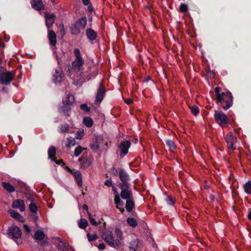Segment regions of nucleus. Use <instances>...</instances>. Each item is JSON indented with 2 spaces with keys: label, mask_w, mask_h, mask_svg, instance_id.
<instances>
[{
  "label": "nucleus",
  "mask_w": 251,
  "mask_h": 251,
  "mask_svg": "<svg viewBox=\"0 0 251 251\" xmlns=\"http://www.w3.org/2000/svg\"><path fill=\"white\" fill-rule=\"evenodd\" d=\"M82 2L85 5H88L90 3L89 0H82Z\"/></svg>",
  "instance_id": "bf43d9fd"
},
{
  "label": "nucleus",
  "mask_w": 251,
  "mask_h": 251,
  "mask_svg": "<svg viewBox=\"0 0 251 251\" xmlns=\"http://www.w3.org/2000/svg\"><path fill=\"white\" fill-rule=\"evenodd\" d=\"M29 209L31 212L36 213L37 211V207L34 203L31 202L29 205Z\"/></svg>",
  "instance_id": "ea45409f"
},
{
  "label": "nucleus",
  "mask_w": 251,
  "mask_h": 251,
  "mask_svg": "<svg viewBox=\"0 0 251 251\" xmlns=\"http://www.w3.org/2000/svg\"><path fill=\"white\" fill-rule=\"evenodd\" d=\"M45 235L43 231L41 230H38L34 234V238L35 240L39 241V243L40 246H44L48 244V242L46 240H43L45 238Z\"/></svg>",
  "instance_id": "f8f14e48"
},
{
  "label": "nucleus",
  "mask_w": 251,
  "mask_h": 251,
  "mask_svg": "<svg viewBox=\"0 0 251 251\" xmlns=\"http://www.w3.org/2000/svg\"><path fill=\"white\" fill-rule=\"evenodd\" d=\"M87 236L89 241L96 240L98 238V236L96 234L93 235H90L89 233H87Z\"/></svg>",
  "instance_id": "c03bdc74"
},
{
  "label": "nucleus",
  "mask_w": 251,
  "mask_h": 251,
  "mask_svg": "<svg viewBox=\"0 0 251 251\" xmlns=\"http://www.w3.org/2000/svg\"><path fill=\"white\" fill-rule=\"evenodd\" d=\"M217 103L224 110H226L233 105V97L230 92L227 90L226 92H222L221 98L216 100Z\"/></svg>",
  "instance_id": "f257e3e1"
},
{
  "label": "nucleus",
  "mask_w": 251,
  "mask_h": 251,
  "mask_svg": "<svg viewBox=\"0 0 251 251\" xmlns=\"http://www.w3.org/2000/svg\"><path fill=\"white\" fill-rule=\"evenodd\" d=\"M80 108L85 112H89L90 110V107H88L86 104H81Z\"/></svg>",
  "instance_id": "09e8293b"
},
{
  "label": "nucleus",
  "mask_w": 251,
  "mask_h": 251,
  "mask_svg": "<svg viewBox=\"0 0 251 251\" xmlns=\"http://www.w3.org/2000/svg\"><path fill=\"white\" fill-rule=\"evenodd\" d=\"M105 185L108 186V187H111L112 185V181L110 179H107L105 180L104 182Z\"/></svg>",
  "instance_id": "864d4df0"
},
{
  "label": "nucleus",
  "mask_w": 251,
  "mask_h": 251,
  "mask_svg": "<svg viewBox=\"0 0 251 251\" xmlns=\"http://www.w3.org/2000/svg\"><path fill=\"white\" fill-rule=\"evenodd\" d=\"M59 28L61 36H64L65 35V29L64 25L63 24H60L59 25Z\"/></svg>",
  "instance_id": "3c124183"
},
{
  "label": "nucleus",
  "mask_w": 251,
  "mask_h": 251,
  "mask_svg": "<svg viewBox=\"0 0 251 251\" xmlns=\"http://www.w3.org/2000/svg\"><path fill=\"white\" fill-rule=\"evenodd\" d=\"M179 10L181 12L186 13L188 10V7L187 4L181 3L179 6Z\"/></svg>",
  "instance_id": "a19ab883"
},
{
  "label": "nucleus",
  "mask_w": 251,
  "mask_h": 251,
  "mask_svg": "<svg viewBox=\"0 0 251 251\" xmlns=\"http://www.w3.org/2000/svg\"><path fill=\"white\" fill-rule=\"evenodd\" d=\"M190 108L191 112L194 115L197 116L199 113V108L196 105H193Z\"/></svg>",
  "instance_id": "58836bf2"
},
{
  "label": "nucleus",
  "mask_w": 251,
  "mask_h": 251,
  "mask_svg": "<svg viewBox=\"0 0 251 251\" xmlns=\"http://www.w3.org/2000/svg\"><path fill=\"white\" fill-rule=\"evenodd\" d=\"M63 77V73L61 69L56 70L55 73L53 75V81L54 83H57L60 82Z\"/></svg>",
  "instance_id": "aec40b11"
},
{
  "label": "nucleus",
  "mask_w": 251,
  "mask_h": 251,
  "mask_svg": "<svg viewBox=\"0 0 251 251\" xmlns=\"http://www.w3.org/2000/svg\"><path fill=\"white\" fill-rule=\"evenodd\" d=\"M125 102L127 104H129L130 103H131V102H132V100L130 98H128V99H125Z\"/></svg>",
  "instance_id": "5fc2aeb1"
},
{
  "label": "nucleus",
  "mask_w": 251,
  "mask_h": 251,
  "mask_svg": "<svg viewBox=\"0 0 251 251\" xmlns=\"http://www.w3.org/2000/svg\"><path fill=\"white\" fill-rule=\"evenodd\" d=\"M2 186L5 190L9 193H12L15 190L14 186L9 182H2Z\"/></svg>",
  "instance_id": "cd10ccee"
},
{
  "label": "nucleus",
  "mask_w": 251,
  "mask_h": 251,
  "mask_svg": "<svg viewBox=\"0 0 251 251\" xmlns=\"http://www.w3.org/2000/svg\"><path fill=\"white\" fill-rule=\"evenodd\" d=\"M67 73H68L69 75L70 76H71L72 75V74H71V70L70 69H69L67 70Z\"/></svg>",
  "instance_id": "0e129e2a"
},
{
  "label": "nucleus",
  "mask_w": 251,
  "mask_h": 251,
  "mask_svg": "<svg viewBox=\"0 0 251 251\" xmlns=\"http://www.w3.org/2000/svg\"><path fill=\"white\" fill-rule=\"evenodd\" d=\"M82 207L84 210H88V207L86 204H84Z\"/></svg>",
  "instance_id": "680f3d73"
},
{
  "label": "nucleus",
  "mask_w": 251,
  "mask_h": 251,
  "mask_svg": "<svg viewBox=\"0 0 251 251\" xmlns=\"http://www.w3.org/2000/svg\"><path fill=\"white\" fill-rule=\"evenodd\" d=\"M71 173L75 177L77 183L79 186H81L82 185V175L81 173L75 170H73L71 171Z\"/></svg>",
  "instance_id": "5701e85b"
},
{
  "label": "nucleus",
  "mask_w": 251,
  "mask_h": 251,
  "mask_svg": "<svg viewBox=\"0 0 251 251\" xmlns=\"http://www.w3.org/2000/svg\"><path fill=\"white\" fill-rule=\"evenodd\" d=\"M144 83L147 84L146 85L151 86L154 84V81L151 79L150 75H148L144 78Z\"/></svg>",
  "instance_id": "e433bc0d"
},
{
  "label": "nucleus",
  "mask_w": 251,
  "mask_h": 251,
  "mask_svg": "<svg viewBox=\"0 0 251 251\" xmlns=\"http://www.w3.org/2000/svg\"><path fill=\"white\" fill-rule=\"evenodd\" d=\"M127 223L131 227H135L137 226L136 220L133 218H128L126 220Z\"/></svg>",
  "instance_id": "f704fd0d"
},
{
  "label": "nucleus",
  "mask_w": 251,
  "mask_h": 251,
  "mask_svg": "<svg viewBox=\"0 0 251 251\" xmlns=\"http://www.w3.org/2000/svg\"><path fill=\"white\" fill-rule=\"evenodd\" d=\"M221 90L222 89L220 87H216L215 88L214 91H215V93L216 94V100L218 99V98L219 99L221 98V93H222V92H221Z\"/></svg>",
  "instance_id": "79ce46f5"
},
{
  "label": "nucleus",
  "mask_w": 251,
  "mask_h": 251,
  "mask_svg": "<svg viewBox=\"0 0 251 251\" xmlns=\"http://www.w3.org/2000/svg\"><path fill=\"white\" fill-rule=\"evenodd\" d=\"M134 207V202L133 201L130 199H128L126 200V208L128 212H131Z\"/></svg>",
  "instance_id": "c756f323"
},
{
  "label": "nucleus",
  "mask_w": 251,
  "mask_h": 251,
  "mask_svg": "<svg viewBox=\"0 0 251 251\" xmlns=\"http://www.w3.org/2000/svg\"><path fill=\"white\" fill-rule=\"evenodd\" d=\"M86 35L88 39L91 41L96 40L97 37V34L93 29L88 28L86 31Z\"/></svg>",
  "instance_id": "393cba45"
},
{
  "label": "nucleus",
  "mask_w": 251,
  "mask_h": 251,
  "mask_svg": "<svg viewBox=\"0 0 251 251\" xmlns=\"http://www.w3.org/2000/svg\"><path fill=\"white\" fill-rule=\"evenodd\" d=\"M244 189L247 194H251V181H248L244 185Z\"/></svg>",
  "instance_id": "473e14b6"
},
{
  "label": "nucleus",
  "mask_w": 251,
  "mask_h": 251,
  "mask_svg": "<svg viewBox=\"0 0 251 251\" xmlns=\"http://www.w3.org/2000/svg\"><path fill=\"white\" fill-rule=\"evenodd\" d=\"M115 233L117 237L120 239H122L123 235L122 231L119 228H116Z\"/></svg>",
  "instance_id": "8fccbe9b"
},
{
  "label": "nucleus",
  "mask_w": 251,
  "mask_h": 251,
  "mask_svg": "<svg viewBox=\"0 0 251 251\" xmlns=\"http://www.w3.org/2000/svg\"><path fill=\"white\" fill-rule=\"evenodd\" d=\"M248 218L249 220H251V210L249 212L248 214Z\"/></svg>",
  "instance_id": "e2e57ef3"
},
{
  "label": "nucleus",
  "mask_w": 251,
  "mask_h": 251,
  "mask_svg": "<svg viewBox=\"0 0 251 251\" xmlns=\"http://www.w3.org/2000/svg\"><path fill=\"white\" fill-rule=\"evenodd\" d=\"M32 7L36 10L40 11L45 9V5L42 0H31Z\"/></svg>",
  "instance_id": "2eb2a0df"
},
{
  "label": "nucleus",
  "mask_w": 251,
  "mask_h": 251,
  "mask_svg": "<svg viewBox=\"0 0 251 251\" xmlns=\"http://www.w3.org/2000/svg\"><path fill=\"white\" fill-rule=\"evenodd\" d=\"M9 214L11 215V216L14 219L18 220L19 221L22 222L23 221V217L18 212H15L13 210H10L9 211Z\"/></svg>",
  "instance_id": "c85d7f7f"
},
{
  "label": "nucleus",
  "mask_w": 251,
  "mask_h": 251,
  "mask_svg": "<svg viewBox=\"0 0 251 251\" xmlns=\"http://www.w3.org/2000/svg\"><path fill=\"white\" fill-rule=\"evenodd\" d=\"M206 75H207L209 76H211V71L210 69V68H207L206 70Z\"/></svg>",
  "instance_id": "6e6d98bb"
},
{
  "label": "nucleus",
  "mask_w": 251,
  "mask_h": 251,
  "mask_svg": "<svg viewBox=\"0 0 251 251\" xmlns=\"http://www.w3.org/2000/svg\"><path fill=\"white\" fill-rule=\"evenodd\" d=\"M215 122L221 127L227 125L229 120L227 116L222 111L216 110L214 114Z\"/></svg>",
  "instance_id": "423d86ee"
},
{
  "label": "nucleus",
  "mask_w": 251,
  "mask_h": 251,
  "mask_svg": "<svg viewBox=\"0 0 251 251\" xmlns=\"http://www.w3.org/2000/svg\"><path fill=\"white\" fill-rule=\"evenodd\" d=\"M82 151V148L81 146H78L75 148L74 151V155L78 156Z\"/></svg>",
  "instance_id": "37998d69"
},
{
  "label": "nucleus",
  "mask_w": 251,
  "mask_h": 251,
  "mask_svg": "<svg viewBox=\"0 0 251 251\" xmlns=\"http://www.w3.org/2000/svg\"><path fill=\"white\" fill-rule=\"evenodd\" d=\"M75 144V138L72 137H70L67 138V143L66 144V146L68 148H70L71 147L74 146Z\"/></svg>",
  "instance_id": "72a5a7b5"
},
{
  "label": "nucleus",
  "mask_w": 251,
  "mask_h": 251,
  "mask_svg": "<svg viewBox=\"0 0 251 251\" xmlns=\"http://www.w3.org/2000/svg\"><path fill=\"white\" fill-rule=\"evenodd\" d=\"M145 190V188H144L143 187V184L142 183V193L143 192V191Z\"/></svg>",
  "instance_id": "69168bd1"
},
{
  "label": "nucleus",
  "mask_w": 251,
  "mask_h": 251,
  "mask_svg": "<svg viewBox=\"0 0 251 251\" xmlns=\"http://www.w3.org/2000/svg\"><path fill=\"white\" fill-rule=\"evenodd\" d=\"M74 52L75 59L72 62V69L75 72H79L83 70V65L84 64V60L82 57L78 49H75Z\"/></svg>",
  "instance_id": "f03ea898"
},
{
  "label": "nucleus",
  "mask_w": 251,
  "mask_h": 251,
  "mask_svg": "<svg viewBox=\"0 0 251 251\" xmlns=\"http://www.w3.org/2000/svg\"><path fill=\"white\" fill-rule=\"evenodd\" d=\"M53 243L56 245V247L58 250H62L63 251H67V247L66 244L62 241L59 237H55L53 239Z\"/></svg>",
  "instance_id": "f3484780"
},
{
  "label": "nucleus",
  "mask_w": 251,
  "mask_h": 251,
  "mask_svg": "<svg viewBox=\"0 0 251 251\" xmlns=\"http://www.w3.org/2000/svg\"><path fill=\"white\" fill-rule=\"evenodd\" d=\"M102 238L109 245L112 247L120 245V241L118 239L114 240L113 234L110 230H105L102 235Z\"/></svg>",
  "instance_id": "0eeeda50"
},
{
  "label": "nucleus",
  "mask_w": 251,
  "mask_h": 251,
  "mask_svg": "<svg viewBox=\"0 0 251 251\" xmlns=\"http://www.w3.org/2000/svg\"><path fill=\"white\" fill-rule=\"evenodd\" d=\"M84 81H80V78H78L77 79H74V81L73 82V84L75 85H82V83L84 82Z\"/></svg>",
  "instance_id": "603ef678"
},
{
  "label": "nucleus",
  "mask_w": 251,
  "mask_h": 251,
  "mask_svg": "<svg viewBox=\"0 0 251 251\" xmlns=\"http://www.w3.org/2000/svg\"><path fill=\"white\" fill-rule=\"evenodd\" d=\"M54 161L57 164H61V163H62L63 165L64 164V163L62 159L59 160L58 161H56L55 159Z\"/></svg>",
  "instance_id": "052dcab7"
},
{
  "label": "nucleus",
  "mask_w": 251,
  "mask_h": 251,
  "mask_svg": "<svg viewBox=\"0 0 251 251\" xmlns=\"http://www.w3.org/2000/svg\"><path fill=\"white\" fill-rule=\"evenodd\" d=\"M103 141L101 137H96L95 141L90 145L91 149L93 151H96L100 148L101 145L103 143Z\"/></svg>",
  "instance_id": "6ab92c4d"
},
{
  "label": "nucleus",
  "mask_w": 251,
  "mask_h": 251,
  "mask_svg": "<svg viewBox=\"0 0 251 251\" xmlns=\"http://www.w3.org/2000/svg\"><path fill=\"white\" fill-rule=\"evenodd\" d=\"M44 17L46 19V26L48 30H49L54 23L56 16L53 13L45 12Z\"/></svg>",
  "instance_id": "9d476101"
},
{
  "label": "nucleus",
  "mask_w": 251,
  "mask_h": 251,
  "mask_svg": "<svg viewBox=\"0 0 251 251\" xmlns=\"http://www.w3.org/2000/svg\"><path fill=\"white\" fill-rule=\"evenodd\" d=\"M83 122V124L88 127L92 126L93 125V121L92 118L89 117L84 118Z\"/></svg>",
  "instance_id": "7c9ffc66"
},
{
  "label": "nucleus",
  "mask_w": 251,
  "mask_h": 251,
  "mask_svg": "<svg viewBox=\"0 0 251 251\" xmlns=\"http://www.w3.org/2000/svg\"><path fill=\"white\" fill-rule=\"evenodd\" d=\"M105 248V245L104 244H100L98 248L100 250H104Z\"/></svg>",
  "instance_id": "13d9d810"
},
{
  "label": "nucleus",
  "mask_w": 251,
  "mask_h": 251,
  "mask_svg": "<svg viewBox=\"0 0 251 251\" xmlns=\"http://www.w3.org/2000/svg\"><path fill=\"white\" fill-rule=\"evenodd\" d=\"M92 160L91 157L85 158L84 157H81L79 159V161L80 162L81 167L85 169L91 165Z\"/></svg>",
  "instance_id": "4be33fe9"
},
{
  "label": "nucleus",
  "mask_w": 251,
  "mask_h": 251,
  "mask_svg": "<svg viewBox=\"0 0 251 251\" xmlns=\"http://www.w3.org/2000/svg\"><path fill=\"white\" fill-rule=\"evenodd\" d=\"M15 74L13 72L2 71L0 68V84L8 85L13 81Z\"/></svg>",
  "instance_id": "7ed1b4c3"
},
{
  "label": "nucleus",
  "mask_w": 251,
  "mask_h": 251,
  "mask_svg": "<svg viewBox=\"0 0 251 251\" xmlns=\"http://www.w3.org/2000/svg\"><path fill=\"white\" fill-rule=\"evenodd\" d=\"M142 230H143L144 235L146 238V241L153 247L154 241L151 236V230L148 228V226L146 223L142 221ZM143 232V231H142Z\"/></svg>",
  "instance_id": "1a4fd4ad"
},
{
  "label": "nucleus",
  "mask_w": 251,
  "mask_h": 251,
  "mask_svg": "<svg viewBox=\"0 0 251 251\" xmlns=\"http://www.w3.org/2000/svg\"><path fill=\"white\" fill-rule=\"evenodd\" d=\"M167 202L168 204L172 205L175 203V200L171 196H168Z\"/></svg>",
  "instance_id": "de8ad7c7"
},
{
  "label": "nucleus",
  "mask_w": 251,
  "mask_h": 251,
  "mask_svg": "<svg viewBox=\"0 0 251 251\" xmlns=\"http://www.w3.org/2000/svg\"><path fill=\"white\" fill-rule=\"evenodd\" d=\"M70 108L68 106H64L63 107L62 109V112H64V115H66L67 116H69V111H70Z\"/></svg>",
  "instance_id": "a18cd8bd"
},
{
  "label": "nucleus",
  "mask_w": 251,
  "mask_h": 251,
  "mask_svg": "<svg viewBox=\"0 0 251 251\" xmlns=\"http://www.w3.org/2000/svg\"><path fill=\"white\" fill-rule=\"evenodd\" d=\"M75 101L74 96L72 94H69L67 97L66 103L67 105H70L73 104Z\"/></svg>",
  "instance_id": "4c0bfd02"
},
{
  "label": "nucleus",
  "mask_w": 251,
  "mask_h": 251,
  "mask_svg": "<svg viewBox=\"0 0 251 251\" xmlns=\"http://www.w3.org/2000/svg\"><path fill=\"white\" fill-rule=\"evenodd\" d=\"M89 220L90 223L94 226H97L98 225V223L95 221V220L92 217L91 214L90 213H88Z\"/></svg>",
  "instance_id": "49530a36"
},
{
  "label": "nucleus",
  "mask_w": 251,
  "mask_h": 251,
  "mask_svg": "<svg viewBox=\"0 0 251 251\" xmlns=\"http://www.w3.org/2000/svg\"><path fill=\"white\" fill-rule=\"evenodd\" d=\"M23 226H24L25 230L27 233H29L30 231V228L26 225H24Z\"/></svg>",
  "instance_id": "4d7b16f0"
},
{
  "label": "nucleus",
  "mask_w": 251,
  "mask_h": 251,
  "mask_svg": "<svg viewBox=\"0 0 251 251\" xmlns=\"http://www.w3.org/2000/svg\"><path fill=\"white\" fill-rule=\"evenodd\" d=\"M87 22V20L86 17H83L79 19L75 24L71 27V33L75 35L79 34L81 30L84 29L85 27Z\"/></svg>",
  "instance_id": "39448f33"
},
{
  "label": "nucleus",
  "mask_w": 251,
  "mask_h": 251,
  "mask_svg": "<svg viewBox=\"0 0 251 251\" xmlns=\"http://www.w3.org/2000/svg\"><path fill=\"white\" fill-rule=\"evenodd\" d=\"M48 39L50 45L54 46L56 44V35L55 33L52 30H48Z\"/></svg>",
  "instance_id": "b1692460"
},
{
  "label": "nucleus",
  "mask_w": 251,
  "mask_h": 251,
  "mask_svg": "<svg viewBox=\"0 0 251 251\" xmlns=\"http://www.w3.org/2000/svg\"><path fill=\"white\" fill-rule=\"evenodd\" d=\"M120 188L122 190L121 197L123 199H130L131 198V192L129 185H120Z\"/></svg>",
  "instance_id": "9b49d317"
},
{
  "label": "nucleus",
  "mask_w": 251,
  "mask_h": 251,
  "mask_svg": "<svg viewBox=\"0 0 251 251\" xmlns=\"http://www.w3.org/2000/svg\"><path fill=\"white\" fill-rule=\"evenodd\" d=\"M22 233L21 229L14 225L10 226L7 230L8 237L14 240L18 245H20L22 243V242H19L16 241L21 238Z\"/></svg>",
  "instance_id": "20e7f679"
},
{
  "label": "nucleus",
  "mask_w": 251,
  "mask_h": 251,
  "mask_svg": "<svg viewBox=\"0 0 251 251\" xmlns=\"http://www.w3.org/2000/svg\"><path fill=\"white\" fill-rule=\"evenodd\" d=\"M76 138H77V139H80V137H79V136H78V134H77Z\"/></svg>",
  "instance_id": "338daca9"
},
{
  "label": "nucleus",
  "mask_w": 251,
  "mask_h": 251,
  "mask_svg": "<svg viewBox=\"0 0 251 251\" xmlns=\"http://www.w3.org/2000/svg\"><path fill=\"white\" fill-rule=\"evenodd\" d=\"M12 207L13 208H19L21 212L24 211L25 210L24 201L21 199L14 200L13 201Z\"/></svg>",
  "instance_id": "dca6fc26"
},
{
  "label": "nucleus",
  "mask_w": 251,
  "mask_h": 251,
  "mask_svg": "<svg viewBox=\"0 0 251 251\" xmlns=\"http://www.w3.org/2000/svg\"><path fill=\"white\" fill-rule=\"evenodd\" d=\"M114 201L116 205V208L119 209L121 213H123L125 211V209L124 208V203L123 201L121 200L118 194H117L115 196Z\"/></svg>",
  "instance_id": "412c9836"
},
{
  "label": "nucleus",
  "mask_w": 251,
  "mask_h": 251,
  "mask_svg": "<svg viewBox=\"0 0 251 251\" xmlns=\"http://www.w3.org/2000/svg\"><path fill=\"white\" fill-rule=\"evenodd\" d=\"M70 127V126L68 124H64L60 125L59 129L60 132L62 133H65L68 131Z\"/></svg>",
  "instance_id": "c9c22d12"
},
{
  "label": "nucleus",
  "mask_w": 251,
  "mask_h": 251,
  "mask_svg": "<svg viewBox=\"0 0 251 251\" xmlns=\"http://www.w3.org/2000/svg\"><path fill=\"white\" fill-rule=\"evenodd\" d=\"M166 145L169 148V151L171 152H174L176 148V146L175 142L172 140H166Z\"/></svg>",
  "instance_id": "bb28decb"
},
{
  "label": "nucleus",
  "mask_w": 251,
  "mask_h": 251,
  "mask_svg": "<svg viewBox=\"0 0 251 251\" xmlns=\"http://www.w3.org/2000/svg\"><path fill=\"white\" fill-rule=\"evenodd\" d=\"M105 95V87L102 83H100L97 91L95 104L99 105L103 100Z\"/></svg>",
  "instance_id": "6e6552de"
},
{
  "label": "nucleus",
  "mask_w": 251,
  "mask_h": 251,
  "mask_svg": "<svg viewBox=\"0 0 251 251\" xmlns=\"http://www.w3.org/2000/svg\"><path fill=\"white\" fill-rule=\"evenodd\" d=\"M119 177L122 182V183L119 184V186L125 185H129V184L128 182L129 180V176L125 171L123 170H120L119 172Z\"/></svg>",
  "instance_id": "4468645a"
},
{
  "label": "nucleus",
  "mask_w": 251,
  "mask_h": 251,
  "mask_svg": "<svg viewBox=\"0 0 251 251\" xmlns=\"http://www.w3.org/2000/svg\"><path fill=\"white\" fill-rule=\"evenodd\" d=\"M130 146V142L129 141H125L122 142L119 145V148L121 153L124 155L128 153V149Z\"/></svg>",
  "instance_id": "a211bd4d"
},
{
  "label": "nucleus",
  "mask_w": 251,
  "mask_h": 251,
  "mask_svg": "<svg viewBox=\"0 0 251 251\" xmlns=\"http://www.w3.org/2000/svg\"><path fill=\"white\" fill-rule=\"evenodd\" d=\"M226 140L227 146L229 149H230L233 151L236 150V148L234 147V144L236 142L237 138L233 136V134L231 133L227 134Z\"/></svg>",
  "instance_id": "ddd939ff"
},
{
  "label": "nucleus",
  "mask_w": 251,
  "mask_h": 251,
  "mask_svg": "<svg viewBox=\"0 0 251 251\" xmlns=\"http://www.w3.org/2000/svg\"><path fill=\"white\" fill-rule=\"evenodd\" d=\"M49 158L53 161H55L56 158L55 157L56 154V148L54 146H51L48 150Z\"/></svg>",
  "instance_id": "a878e982"
},
{
  "label": "nucleus",
  "mask_w": 251,
  "mask_h": 251,
  "mask_svg": "<svg viewBox=\"0 0 251 251\" xmlns=\"http://www.w3.org/2000/svg\"><path fill=\"white\" fill-rule=\"evenodd\" d=\"M1 46H2V43H1V41L0 40V47H1Z\"/></svg>",
  "instance_id": "774afa93"
},
{
  "label": "nucleus",
  "mask_w": 251,
  "mask_h": 251,
  "mask_svg": "<svg viewBox=\"0 0 251 251\" xmlns=\"http://www.w3.org/2000/svg\"><path fill=\"white\" fill-rule=\"evenodd\" d=\"M78 226L82 229H85L88 225V223L85 219H81L78 222Z\"/></svg>",
  "instance_id": "2f4dec72"
}]
</instances>
